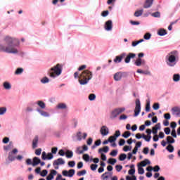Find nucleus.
Segmentation results:
<instances>
[{
    "mask_svg": "<svg viewBox=\"0 0 180 180\" xmlns=\"http://www.w3.org/2000/svg\"><path fill=\"white\" fill-rule=\"evenodd\" d=\"M5 44H0V51L7 53V54H19V47L20 41L18 38L6 36L4 37Z\"/></svg>",
    "mask_w": 180,
    "mask_h": 180,
    "instance_id": "1",
    "label": "nucleus"
},
{
    "mask_svg": "<svg viewBox=\"0 0 180 180\" xmlns=\"http://www.w3.org/2000/svg\"><path fill=\"white\" fill-rule=\"evenodd\" d=\"M179 61V53L172 51L166 56V63L169 67H175Z\"/></svg>",
    "mask_w": 180,
    "mask_h": 180,
    "instance_id": "2",
    "label": "nucleus"
},
{
    "mask_svg": "<svg viewBox=\"0 0 180 180\" xmlns=\"http://www.w3.org/2000/svg\"><path fill=\"white\" fill-rule=\"evenodd\" d=\"M93 74L89 70H84L79 75V82L80 85H86L92 79Z\"/></svg>",
    "mask_w": 180,
    "mask_h": 180,
    "instance_id": "3",
    "label": "nucleus"
},
{
    "mask_svg": "<svg viewBox=\"0 0 180 180\" xmlns=\"http://www.w3.org/2000/svg\"><path fill=\"white\" fill-rule=\"evenodd\" d=\"M61 72H63V65L58 63L56 65L48 70V75L51 78H57V77H60V75H61Z\"/></svg>",
    "mask_w": 180,
    "mask_h": 180,
    "instance_id": "4",
    "label": "nucleus"
},
{
    "mask_svg": "<svg viewBox=\"0 0 180 180\" xmlns=\"http://www.w3.org/2000/svg\"><path fill=\"white\" fill-rule=\"evenodd\" d=\"M124 110H126V108H119L114 109L110 113V118L112 119V120L116 119V117H117V116H119L120 113H123Z\"/></svg>",
    "mask_w": 180,
    "mask_h": 180,
    "instance_id": "5",
    "label": "nucleus"
},
{
    "mask_svg": "<svg viewBox=\"0 0 180 180\" xmlns=\"http://www.w3.org/2000/svg\"><path fill=\"white\" fill-rule=\"evenodd\" d=\"M135 109H134V117H137L139 115H140V112H141V103L140 102V99L137 98L135 101Z\"/></svg>",
    "mask_w": 180,
    "mask_h": 180,
    "instance_id": "6",
    "label": "nucleus"
},
{
    "mask_svg": "<svg viewBox=\"0 0 180 180\" xmlns=\"http://www.w3.org/2000/svg\"><path fill=\"white\" fill-rule=\"evenodd\" d=\"M65 164V160L63 159V158H59L57 160H55L53 162V167H55V169H58V165H64Z\"/></svg>",
    "mask_w": 180,
    "mask_h": 180,
    "instance_id": "7",
    "label": "nucleus"
},
{
    "mask_svg": "<svg viewBox=\"0 0 180 180\" xmlns=\"http://www.w3.org/2000/svg\"><path fill=\"white\" fill-rule=\"evenodd\" d=\"M15 154H18V150L14 148L12 151L8 153V160L11 161V162L15 161L16 160V156Z\"/></svg>",
    "mask_w": 180,
    "mask_h": 180,
    "instance_id": "8",
    "label": "nucleus"
},
{
    "mask_svg": "<svg viewBox=\"0 0 180 180\" xmlns=\"http://www.w3.org/2000/svg\"><path fill=\"white\" fill-rule=\"evenodd\" d=\"M105 30L107 32L112 31V29H113V22H112V20H109L107 22H105L104 25Z\"/></svg>",
    "mask_w": 180,
    "mask_h": 180,
    "instance_id": "9",
    "label": "nucleus"
},
{
    "mask_svg": "<svg viewBox=\"0 0 180 180\" xmlns=\"http://www.w3.org/2000/svg\"><path fill=\"white\" fill-rule=\"evenodd\" d=\"M127 75V73L123 72H118L114 75L115 81H120L123 77Z\"/></svg>",
    "mask_w": 180,
    "mask_h": 180,
    "instance_id": "10",
    "label": "nucleus"
},
{
    "mask_svg": "<svg viewBox=\"0 0 180 180\" xmlns=\"http://www.w3.org/2000/svg\"><path fill=\"white\" fill-rule=\"evenodd\" d=\"M41 158L44 160H53V158H54V155H53V153H49L47 155V153H46V152L44 151V152H42Z\"/></svg>",
    "mask_w": 180,
    "mask_h": 180,
    "instance_id": "11",
    "label": "nucleus"
},
{
    "mask_svg": "<svg viewBox=\"0 0 180 180\" xmlns=\"http://www.w3.org/2000/svg\"><path fill=\"white\" fill-rule=\"evenodd\" d=\"M126 56V53H122L120 56H116L115 58L114 59V63H122V60H123V58H124Z\"/></svg>",
    "mask_w": 180,
    "mask_h": 180,
    "instance_id": "12",
    "label": "nucleus"
},
{
    "mask_svg": "<svg viewBox=\"0 0 180 180\" xmlns=\"http://www.w3.org/2000/svg\"><path fill=\"white\" fill-rule=\"evenodd\" d=\"M172 113L176 117H180V108L179 107L172 108Z\"/></svg>",
    "mask_w": 180,
    "mask_h": 180,
    "instance_id": "13",
    "label": "nucleus"
},
{
    "mask_svg": "<svg viewBox=\"0 0 180 180\" xmlns=\"http://www.w3.org/2000/svg\"><path fill=\"white\" fill-rule=\"evenodd\" d=\"M100 132L102 136H108L109 134V128L106 126H103L100 129Z\"/></svg>",
    "mask_w": 180,
    "mask_h": 180,
    "instance_id": "14",
    "label": "nucleus"
},
{
    "mask_svg": "<svg viewBox=\"0 0 180 180\" xmlns=\"http://www.w3.org/2000/svg\"><path fill=\"white\" fill-rule=\"evenodd\" d=\"M134 57H136V53H129L125 58L124 63H126V64H129V63H130V60H131V58H134Z\"/></svg>",
    "mask_w": 180,
    "mask_h": 180,
    "instance_id": "15",
    "label": "nucleus"
},
{
    "mask_svg": "<svg viewBox=\"0 0 180 180\" xmlns=\"http://www.w3.org/2000/svg\"><path fill=\"white\" fill-rule=\"evenodd\" d=\"M154 3V0H146L143 8L145 9H148V8H151L153 6V4Z\"/></svg>",
    "mask_w": 180,
    "mask_h": 180,
    "instance_id": "16",
    "label": "nucleus"
},
{
    "mask_svg": "<svg viewBox=\"0 0 180 180\" xmlns=\"http://www.w3.org/2000/svg\"><path fill=\"white\" fill-rule=\"evenodd\" d=\"M37 112H38L41 115V116H44V117H50V115L49 114V112H47L44 110H41L37 108Z\"/></svg>",
    "mask_w": 180,
    "mask_h": 180,
    "instance_id": "17",
    "label": "nucleus"
},
{
    "mask_svg": "<svg viewBox=\"0 0 180 180\" xmlns=\"http://www.w3.org/2000/svg\"><path fill=\"white\" fill-rule=\"evenodd\" d=\"M3 86L4 89H6V91H9L12 89V84H11L9 82H4L3 83Z\"/></svg>",
    "mask_w": 180,
    "mask_h": 180,
    "instance_id": "18",
    "label": "nucleus"
},
{
    "mask_svg": "<svg viewBox=\"0 0 180 180\" xmlns=\"http://www.w3.org/2000/svg\"><path fill=\"white\" fill-rule=\"evenodd\" d=\"M112 175H113L112 173H110L109 172H105L104 174H103L101 175V178H102L103 180H106V179H108V178L110 176H112Z\"/></svg>",
    "mask_w": 180,
    "mask_h": 180,
    "instance_id": "19",
    "label": "nucleus"
},
{
    "mask_svg": "<svg viewBox=\"0 0 180 180\" xmlns=\"http://www.w3.org/2000/svg\"><path fill=\"white\" fill-rule=\"evenodd\" d=\"M41 160L37 157H34L32 160V167H36L40 164Z\"/></svg>",
    "mask_w": 180,
    "mask_h": 180,
    "instance_id": "20",
    "label": "nucleus"
},
{
    "mask_svg": "<svg viewBox=\"0 0 180 180\" xmlns=\"http://www.w3.org/2000/svg\"><path fill=\"white\" fill-rule=\"evenodd\" d=\"M145 60L138 58L136 61L134 62V65H136V67H140V65H141V64H144Z\"/></svg>",
    "mask_w": 180,
    "mask_h": 180,
    "instance_id": "21",
    "label": "nucleus"
},
{
    "mask_svg": "<svg viewBox=\"0 0 180 180\" xmlns=\"http://www.w3.org/2000/svg\"><path fill=\"white\" fill-rule=\"evenodd\" d=\"M161 129V124L158 123L155 127H153V134H157L158 133V130Z\"/></svg>",
    "mask_w": 180,
    "mask_h": 180,
    "instance_id": "22",
    "label": "nucleus"
},
{
    "mask_svg": "<svg viewBox=\"0 0 180 180\" xmlns=\"http://www.w3.org/2000/svg\"><path fill=\"white\" fill-rule=\"evenodd\" d=\"M39 144V136H35L32 141V148H37Z\"/></svg>",
    "mask_w": 180,
    "mask_h": 180,
    "instance_id": "23",
    "label": "nucleus"
},
{
    "mask_svg": "<svg viewBox=\"0 0 180 180\" xmlns=\"http://www.w3.org/2000/svg\"><path fill=\"white\" fill-rule=\"evenodd\" d=\"M13 148V143L10 142L8 145L4 146V151H11Z\"/></svg>",
    "mask_w": 180,
    "mask_h": 180,
    "instance_id": "24",
    "label": "nucleus"
},
{
    "mask_svg": "<svg viewBox=\"0 0 180 180\" xmlns=\"http://www.w3.org/2000/svg\"><path fill=\"white\" fill-rule=\"evenodd\" d=\"M166 140L167 144H174V143H175V139L171 136H168Z\"/></svg>",
    "mask_w": 180,
    "mask_h": 180,
    "instance_id": "25",
    "label": "nucleus"
},
{
    "mask_svg": "<svg viewBox=\"0 0 180 180\" xmlns=\"http://www.w3.org/2000/svg\"><path fill=\"white\" fill-rule=\"evenodd\" d=\"M37 105L41 108V109H46V103L41 101H38L37 103Z\"/></svg>",
    "mask_w": 180,
    "mask_h": 180,
    "instance_id": "26",
    "label": "nucleus"
},
{
    "mask_svg": "<svg viewBox=\"0 0 180 180\" xmlns=\"http://www.w3.org/2000/svg\"><path fill=\"white\" fill-rule=\"evenodd\" d=\"M83 150H79V148H77V153L78 154H84V151H88V146L86 145L83 146L82 147Z\"/></svg>",
    "mask_w": 180,
    "mask_h": 180,
    "instance_id": "27",
    "label": "nucleus"
},
{
    "mask_svg": "<svg viewBox=\"0 0 180 180\" xmlns=\"http://www.w3.org/2000/svg\"><path fill=\"white\" fill-rule=\"evenodd\" d=\"M151 164V162L148 159H145L143 161L141 162V167H146V165Z\"/></svg>",
    "mask_w": 180,
    "mask_h": 180,
    "instance_id": "28",
    "label": "nucleus"
},
{
    "mask_svg": "<svg viewBox=\"0 0 180 180\" xmlns=\"http://www.w3.org/2000/svg\"><path fill=\"white\" fill-rule=\"evenodd\" d=\"M109 151V146H105L104 148L98 149L99 154H102V153H108Z\"/></svg>",
    "mask_w": 180,
    "mask_h": 180,
    "instance_id": "29",
    "label": "nucleus"
},
{
    "mask_svg": "<svg viewBox=\"0 0 180 180\" xmlns=\"http://www.w3.org/2000/svg\"><path fill=\"white\" fill-rule=\"evenodd\" d=\"M57 109H67V105L64 103H60L56 106Z\"/></svg>",
    "mask_w": 180,
    "mask_h": 180,
    "instance_id": "30",
    "label": "nucleus"
},
{
    "mask_svg": "<svg viewBox=\"0 0 180 180\" xmlns=\"http://www.w3.org/2000/svg\"><path fill=\"white\" fill-rule=\"evenodd\" d=\"M158 34L159 36H165V34H167V30H165L164 29H160L158 30Z\"/></svg>",
    "mask_w": 180,
    "mask_h": 180,
    "instance_id": "31",
    "label": "nucleus"
},
{
    "mask_svg": "<svg viewBox=\"0 0 180 180\" xmlns=\"http://www.w3.org/2000/svg\"><path fill=\"white\" fill-rule=\"evenodd\" d=\"M166 150H167V151H169V153H174V150H175V148H174V146L172 144H169L166 147Z\"/></svg>",
    "mask_w": 180,
    "mask_h": 180,
    "instance_id": "32",
    "label": "nucleus"
},
{
    "mask_svg": "<svg viewBox=\"0 0 180 180\" xmlns=\"http://www.w3.org/2000/svg\"><path fill=\"white\" fill-rule=\"evenodd\" d=\"M150 108H151L150 107V98H148V100H146V111L150 112Z\"/></svg>",
    "mask_w": 180,
    "mask_h": 180,
    "instance_id": "33",
    "label": "nucleus"
},
{
    "mask_svg": "<svg viewBox=\"0 0 180 180\" xmlns=\"http://www.w3.org/2000/svg\"><path fill=\"white\" fill-rule=\"evenodd\" d=\"M179 80H180V75L179 74H174L173 75V81L174 82H179Z\"/></svg>",
    "mask_w": 180,
    "mask_h": 180,
    "instance_id": "34",
    "label": "nucleus"
},
{
    "mask_svg": "<svg viewBox=\"0 0 180 180\" xmlns=\"http://www.w3.org/2000/svg\"><path fill=\"white\" fill-rule=\"evenodd\" d=\"M143 9H141L139 11H136L134 13V16H136V18H139V17H140V16H141L143 15Z\"/></svg>",
    "mask_w": 180,
    "mask_h": 180,
    "instance_id": "35",
    "label": "nucleus"
},
{
    "mask_svg": "<svg viewBox=\"0 0 180 180\" xmlns=\"http://www.w3.org/2000/svg\"><path fill=\"white\" fill-rule=\"evenodd\" d=\"M138 174L139 175H143V174H144V168L140 166V165H138Z\"/></svg>",
    "mask_w": 180,
    "mask_h": 180,
    "instance_id": "36",
    "label": "nucleus"
},
{
    "mask_svg": "<svg viewBox=\"0 0 180 180\" xmlns=\"http://www.w3.org/2000/svg\"><path fill=\"white\" fill-rule=\"evenodd\" d=\"M49 82H50V79L47 77H44L41 79V84H49Z\"/></svg>",
    "mask_w": 180,
    "mask_h": 180,
    "instance_id": "37",
    "label": "nucleus"
},
{
    "mask_svg": "<svg viewBox=\"0 0 180 180\" xmlns=\"http://www.w3.org/2000/svg\"><path fill=\"white\" fill-rule=\"evenodd\" d=\"M6 107H0V116H2L6 113Z\"/></svg>",
    "mask_w": 180,
    "mask_h": 180,
    "instance_id": "38",
    "label": "nucleus"
},
{
    "mask_svg": "<svg viewBox=\"0 0 180 180\" xmlns=\"http://www.w3.org/2000/svg\"><path fill=\"white\" fill-rule=\"evenodd\" d=\"M68 175L70 178H72V176H74V175H75V169H70L68 171Z\"/></svg>",
    "mask_w": 180,
    "mask_h": 180,
    "instance_id": "39",
    "label": "nucleus"
},
{
    "mask_svg": "<svg viewBox=\"0 0 180 180\" xmlns=\"http://www.w3.org/2000/svg\"><path fill=\"white\" fill-rule=\"evenodd\" d=\"M23 72V68H18L15 72V75H20V74H22Z\"/></svg>",
    "mask_w": 180,
    "mask_h": 180,
    "instance_id": "40",
    "label": "nucleus"
},
{
    "mask_svg": "<svg viewBox=\"0 0 180 180\" xmlns=\"http://www.w3.org/2000/svg\"><path fill=\"white\" fill-rule=\"evenodd\" d=\"M151 16H153V18H161V13H160V11H156L155 13H153L151 14Z\"/></svg>",
    "mask_w": 180,
    "mask_h": 180,
    "instance_id": "41",
    "label": "nucleus"
},
{
    "mask_svg": "<svg viewBox=\"0 0 180 180\" xmlns=\"http://www.w3.org/2000/svg\"><path fill=\"white\" fill-rule=\"evenodd\" d=\"M126 158H127V155L126 154L122 153V154L120 155V157H119L120 161H124V160H126Z\"/></svg>",
    "mask_w": 180,
    "mask_h": 180,
    "instance_id": "42",
    "label": "nucleus"
},
{
    "mask_svg": "<svg viewBox=\"0 0 180 180\" xmlns=\"http://www.w3.org/2000/svg\"><path fill=\"white\" fill-rule=\"evenodd\" d=\"M130 136H131V134L127 131L122 134V137H124V139H129Z\"/></svg>",
    "mask_w": 180,
    "mask_h": 180,
    "instance_id": "43",
    "label": "nucleus"
},
{
    "mask_svg": "<svg viewBox=\"0 0 180 180\" xmlns=\"http://www.w3.org/2000/svg\"><path fill=\"white\" fill-rule=\"evenodd\" d=\"M83 160H84V161H86V162H89V161H91V159L89 158V155L84 154L83 155Z\"/></svg>",
    "mask_w": 180,
    "mask_h": 180,
    "instance_id": "44",
    "label": "nucleus"
},
{
    "mask_svg": "<svg viewBox=\"0 0 180 180\" xmlns=\"http://www.w3.org/2000/svg\"><path fill=\"white\" fill-rule=\"evenodd\" d=\"M74 155V153H72V151L71 150H68L67 152V158H72V156Z\"/></svg>",
    "mask_w": 180,
    "mask_h": 180,
    "instance_id": "45",
    "label": "nucleus"
},
{
    "mask_svg": "<svg viewBox=\"0 0 180 180\" xmlns=\"http://www.w3.org/2000/svg\"><path fill=\"white\" fill-rule=\"evenodd\" d=\"M82 133L81 131H79L77 133L76 137H77L78 141H81V140H82Z\"/></svg>",
    "mask_w": 180,
    "mask_h": 180,
    "instance_id": "46",
    "label": "nucleus"
},
{
    "mask_svg": "<svg viewBox=\"0 0 180 180\" xmlns=\"http://www.w3.org/2000/svg\"><path fill=\"white\" fill-rule=\"evenodd\" d=\"M86 174V170H82L77 173V176H82Z\"/></svg>",
    "mask_w": 180,
    "mask_h": 180,
    "instance_id": "47",
    "label": "nucleus"
},
{
    "mask_svg": "<svg viewBox=\"0 0 180 180\" xmlns=\"http://www.w3.org/2000/svg\"><path fill=\"white\" fill-rule=\"evenodd\" d=\"M143 38L145 39V40H150V39H151V34H150V32H147L144 34Z\"/></svg>",
    "mask_w": 180,
    "mask_h": 180,
    "instance_id": "48",
    "label": "nucleus"
},
{
    "mask_svg": "<svg viewBox=\"0 0 180 180\" xmlns=\"http://www.w3.org/2000/svg\"><path fill=\"white\" fill-rule=\"evenodd\" d=\"M115 169L117 172H120L122 171V169H123V166L120 165H117L115 166Z\"/></svg>",
    "mask_w": 180,
    "mask_h": 180,
    "instance_id": "49",
    "label": "nucleus"
},
{
    "mask_svg": "<svg viewBox=\"0 0 180 180\" xmlns=\"http://www.w3.org/2000/svg\"><path fill=\"white\" fill-rule=\"evenodd\" d=\"M89 101H95L96 99V95L91 94L89 96Z\"/></svg>",
    "mask_w": 180,
    "mask_h": 180,
    "instance_id": "50",
    "label": "nucleus"
},
{
    "mask_svg": "<svg viewBox=\"0 0 180 180\" xmlns=\"http://www.w3.org/2000/svg\"><path fill=\"white\" fill-rule=\"evenodd\" d=\"M126 180H137V177L134 175H133L132 177L130 176H127Z\"/></svg>",
    "mask_w": 180,
    "mask_h": 180,
    "instance_id": "51",
    "label": "nucleus"
},
{
    "mask_svg": "<svg viewBox=\"0 0 180 180\" xmlns=\"http://www.w3.org/2000/svg\"><path fill=\"white\" fill-rule=\"evenodd\" d=\"M123 151H125V152L131 151V146H124Z\"/></svg>",
    "mask_w": 180,
    "mask_h": 180,
    "instance_id": "52",
    "label": "nucleus"
},
{
    "mask_svg": "<svg viewBox=\"0 0 180 180\" xmlns=\"http://www.w3.org/2000/svg\"><path fill=\"white\" fill-rule=\"evenodd\" d=\"M68 165L70 168H74L75 167V161H69Z\"/></svg>",
    "mask_w": 180,
    "mask_h": 180,
    "instance_id": "53",
    "label": "nucleus"
},
{
    "mask_svg": "<svg viewBox=\"0 0 180 180\" xmlns=\"http://www.w3.org/2000/svg\"><path fill=\"white\" fill-rule=\"evenodd\" d=\"M153 108L154 109V110H158V109H160V103H154L153 105Z\"/></svg>",
    "mask_w": 180,
    "mask_h": 180,
    "instance_id": "54",
    "label": "nucleus"
},
{
    "mask_svg": "<svg viewBox=\"0 0 180 180\" xmlns=\"http://www.w3.org/2000/svg\"><path fill=\"white\" fill-rule=\"evenodd\" d=\"M117 138L114 135L111 136L109 139L110 143H114V141L117 139Z\"/></svg>",
    "mask_w": 180,
    "mask_h": 180,
    "instance_id": "55",
    "label": "nucleus"
},
{
    "mask_svg": "<svg viewBox=\"0 0 180 180\" xmlns=\"http://www.w3.org/2000/svg\"><path fill=\"white\" fill-rule=\"evenodd\" d=\"M108 15H109V11H104L101 13V16H103V18H106Z\"/></svg>",
    "mask_w": 180,
    "mask_h": 180,
    "instance_id": "56",
    "label": "nucleus"
},
{
    "mask_svg": "<svg viewBox=\"0 0 180 180\" xmlns=\"http://www.w3.org/2000/svg\"><path fill=\"white\" fill-rule=\"evenodd\" d=\"M135 173H136V169H130L128 171L129 175H134Z\"/></svg>",
    "mask_w": 180,
    "mask_h": 180,
    "instance_id": "57",
    "label": "nucleus"
},
{
    "mask_svg": "<svg viewBox=\"0 0 180 180\" xmlns=\"http://www.w3.org/2000/svg\"><path fill=\"white\" fill-rule=\"evenodd\" d=\"M171 136L174 137V139H176V131L175 129H172L171 132Z\"/></svg>",
    "mask_w": 180,
    "mask_h": 180,
    "instance_id": "58",
    "label": "nucleus"
},
{
    "mask_svg": "<svg viewBox=\"0 0 180 180\" xmlns=\"http://www.w3.org/2000/svg\"><path fill=\"white\" fill-rule=\"evenodd\" d=\"M47 174H49V172L46 169H44L39 174L41 175V176H46Z\"/></svg>",
    "mask_w": 180,
    "mask_h": 180,
    "instance_id": "59",
    "label": "nucleus"
},
{
    "mask_svg": "<svg viewBox=\"0 0 180 180\" xmlns=\"http://www.w3.org/2000/svg\"><path fill=\"white\" fill-rule=\"evenodd\" d=\"M165 133L168 136V134H171V129H169V127L165 128Z\"/></svg>",
    "mask_w": 180,
    "mask_h": 180,
    "instance_id": "60",
    "label": "nucleus"
},
{
    "mask_svg": "<svg viewBox=\"0 0 180 180\" xmlns=\"http://www.w3.org/2000/svg\"><path fill=\"white\" fill-rule=\"evenodd\" d=\"M110 155H112V157H116V155H117V150H112V152H110Z\"/></svg>",
    "mask_w": 180,
    "mask_h": 180,
    "instance_id": "61",
    "label": "nucleus"
},
{
    "mask_svg": "<svg viewBox=\"0 0 180 180\" xmlns=\"http://www.w3.org/2000/svg\"><path fill=\"white\" fill-rule=\"evenodd\" d=\"M96 168H98V165L92 164L91 165V171H96Z\"/></svg>",
    "mask_w": 180,
    "mask_h": 180,
    "instance_id": "62",
    "label": "nucleus"
},
{
    "mask_svg": "<svg viewBox=\"0 0 180 180\" xmlns=\"http://www.w3.org/2000/svg\"><path fill=\"white\" fill-rule=\"evenodd\" d=\"M127 119V115H122L119 117V120H126Z\"/></svg>",
    "mask_w": 180,
    "mask_h": 180,
    "instance_id": "63",
    "label": "nucleus"
},
{
    "mask_svg": "<svg viewBox=\"0 0 180 180\" xmlns=\"http://www.w3.org/2000/svg\"><path fill=\"white\" fill-rule=\"evenodd\" d=\"M149 150H150V149L148 148V147H146V148H143V153L146 155H147V154H148Z\"/></svg>",
    "mask_w": 180,
    "mask_h": 180,
    "instance_id": "64",
    "label": "nucleus"
}]
</instances>
